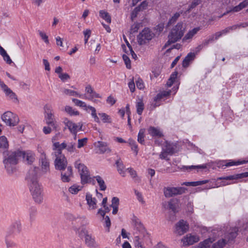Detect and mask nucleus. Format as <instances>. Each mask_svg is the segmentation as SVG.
I'll return each mask as SVG.
<instances>
[{"mask_svg":"<svg viewBox=\"0 0 248 248\" xmlns=\"http://www.w3.org/2000/svg\"><path fill=\"white\" fill-rule=\"evenodd\" d=\"M38 167H31L29 170L26 177L29 188L32 198L35 202L41 203L43 202V194L42 187L38 183L37 173Z\"/></svg>","mask_w":248,"mask_h":248,"instance_id":"obj_1","label":"nucleus"},{"mask_svg":"<svg viewBox=\"0 0 248 248\" xmlns=\"http://www.w3.org/2000/svg\"><path fill=\"white\" fill-rule=\"evenodd\" d=\"M23 155H24L23 152L19 150L6 152L5 155H3V163L8 173H13V168L11 166L16 165Z\"/></svg>","mask_w":248,"mask_h":248,"instance_id":"obj_2","label":"nucleus"},{"mask_svg":"<svg viewBox=\"0 0 248 248\" xmlns=\"http://www.w3.org/2000/svg\"><path fill=\"white\" fill-rule=\"evenodd\" d=\"M185 27L183 23L178 22L172 28L168 35V40L165 44L164 47L166 48L171 44L175 43L180 40L184 35Z\"/></svg>","mask_w":248,"mask_h":248,"instance_id":"obj_3","label":"nucleus"},{"mask_svg":"<svg viewBox=\"0 0 248 248\" xmlns=\"http://www.w3.org/2000/svg\"><path fill=\"white\" fill-rule=\"evenodd\" d=\"M75 167L78 169L81 178V183L82 185L91 184L93 185L95 184L94 177H91L87 167L84 164H82L79 160L75 163Z\"/></svg>","mask_w":248,"mask_h":248,"instance_id":"obj_4","label":"nucleus"},{"mask_svg":"<svg viewBox=\"0 0 248 248\" xmlns=\"http://www.w3.org/2000/svg\"><path fill=\"white\" fill-rule=\"evenodd\" d=\"M45 120L46 124L51 126L53 130H56L57 124L53 112L52 107L49 105H46L44 107Z\"/></svg>","mask_w":248,"mask_h":248,"instance_id":"obj_5","label":"nucleus"},{"mask_svg":"<svg viewBox=\"0 0 248 248\" xmlns=\"http://www.w3.org/2000/svg\"><path fill=\"white\" fill-rule=\"evenodd\" d=\"M238 227H232L224 233V237L219 239L224 240V247L227 244H232L234 242L235 239L238 235Z\"/></svg>","mask_w":248,"mask_h":248,"instance_id":"obj_6","label":"nucleus"},{"mask_svg":"<svg viewBox=\"0 0 248 248\" xmlns=\"http://www.w3.org/2000/svg\"><path fill=\"white\" fill-rule=\"evenodd\" d=\"M187 189L184 187H165L163 192L166 198L172 197L186 193Z\"/></svg>","mask_w":248,"mask_h":248,"instance_id":"obj_7","label":"nucleus"},{"mask_svg":"<svg viewBox=\"0 0 248 248\" xmlns=\"http://www.w3.org/2000/svg\"><path fill=\"white\" fill-rule=\"evenodd\" d=\"M2 121L7 125L14 126L17 124L19 122L18 117L11 111H6L1 116Z\"/></svg>","mask_w":248,"mask_h":248,"instance_id":"obj_8","label":"nucleus"},{"mask_svg":"<svg viewBox=\"0 0 248 248\" xmlns=\"http://www.w3.org/2000/svg\"><path fill=\"white\" fill-rule=\"evenodd\" d=\"M154 33L149 28H144L138 35V44L140 45L145 44L151 40L154 36Z\"/></svg>","mask_w":248,"mask_h":248,"instance_id":"obj_9","label":"nucleus"},{"mask_svg":"<svg viewBox=\"0 0 248 248\" xmlns=\"http://www.w3.org/2000/svg\"><path fill=\"white\" fill-rule=\"evenodd\" d=\"M213 240L209 238L199 244V248H223L224 242L223 240H218L217 242L212 244Z\"/></svg>","mask_w":248,"mask_h":248,"instance_id":"obj_10","label":"nucleus"},{"mask_svg":"<svg viewBox=\"0 0 248 248\" xmlns=\"http://www.w3.org/2000/svg\"><path fill=\"white\" fill-rule=\"evenodd\" d=\"M132 221L136 230L141 233L143 237H148V233L140 219L134 216Z\"/></svg>","mask_w":248,"mask_h":248,"instance_id":"obj_11","label":"nucleus"},{"mask_svg":"<svg viewBox=\"0 0 248 248\" xmlns=\"http://www.w3.org/2000/svg\"><path fill=\"white\" fill-rule=\"evenodd\" d=\"M67 160L64 155L57 157L54 161L55 169L59 170H63L67 167Z\"/></svg>","mask_w":248,"mask_h":248,"instance_id":"obj_12","label":"nucleus"},{"mask_svg":"<svg viewBox=\"0 0 248 248\" xmlns=\"http://www.w3.org/2000/svg\"><path fill=\"white\" fill-rule=\"evenodd\" d=\"M22 230L21 222L19 220H16L14 221L10 225L7 233L8 234L13 235L18 234Z\"/></svg>","mask_w":248,"mask_h":248,"instance_id":"obj_13","label":"nucleus"},{"mask_svg":"<svg viewBox=\"0 0 248 248\" xmlns=\"http://www.w3.org/2000/svg\"><path fill=\"white\" fill-rule=\"evenodd\" d=\"M176 233L180 235L184 234L189 229V225L183 219L180 220L175 225Z\"/></svg>","mask_w":248,"mask_h":248,"instance_id":"obj_14","label":"nucleus"},{"mask_svg":"<svg viewBox=\"0 0 248 248\" xmlns=\"http://www.w3.org/2000/svg\"><path fill=\"white\" fill-rule=\"evenodd\" d=\"M64 123L66 126L68 127L71 133L77 136L78 132V128L79 127L78 130H81L82 124L78 123V125L75 123L68 120L67 119H65L64 121Z\"/></svg>","mask_w":248,"mask_h":248,"instance_id":"obj_15","label":"nucleus"},{"mask_svg":"<svg viewBox=\"0 0 248 248\" xmlns=\"http://www.w3.org/2000/svg\"><path fill=\"white\" fill-rule=\"evenodd\" d=\"M39 162L41 164L42 170L44 172H46L49 170V162L46 158V155L43 153L40 156Z\"/></svg>","mask_w":248,"mask_h":248,"instance_id":"obj_16","label":"nucleus"},{"mask_svg":"<svg viewBox=\"0 0 248 248\" xmlns=\"http://www.w3.org/2000/svg\"><path fill=\"white\" fill-rule=\"evenodd\" d=\"M199 241V237L196 235H186L182 239V242L183 243V246L192 245L194 243H196Z\"/></svg>","mask_w":248,"mask_h":248,"instance_id":"obj_17","label":"nucleus"},{"mask_svg":"<svg viewBox=\"0 0 248 248\" xmlns=\"http://www.w3.org/2000/svg\"><path fill=\"white\" fill-rule=\"evenodd\" d=\"M72 175V168L71 166H68L67 167V170L65 172H61V179L62 182L68 183L70 181V177Z\"/></svg>","mask_w":248,"mask_h":248,"instance_id":"obj_18","label":"nucleus"},{"mask_svg":"<svg viewBox=\"0 0 248 248\" xmlns=\"http://www.w3.org/2000/svg\"><path fill=\"white\" fill-rule=\"evenodd\" d=\"M8 147L9 144L7 138L4 136L0 137V153L5 155Z\"/></svg>","mask_w":248,"mask_h":248,"instance_id":"obj_19","label":"nucleus"},{"mask_svg":"<svg viewBox=\"0 0 248 248\" xmlns=\"http://www.w3.org/2000/svg\"><path fill=\"white\" fill-rule=\"evenodd\" d=\"M248 162V161L245 160L235 161L233 160H229L228 162L227 161H223L220 163V165L225 166L226 167H231L232 166H238L241 164H244Z\"/></svg>","mask_w":248,"mask_h":248,"instance_id":"obj_20","label":"nucleus"},{"mask_svg":"<svg viewBox=\"0 0 248 248\" xmlns=\"http://www.w3.org/2000/svg\"><path fill=\"white\" fill-rule=\"evenodd\" d=\"M248 177V172H245L239 174H234L232 175H230L224 177H220L218 178L219 180H237L243 178H246Z\"/></svg>","mask_w":248,"mask_h":248,"instance_id":"obj_21","label":"nucleus"},{"mask_svg":"<svg viewBox=\"0 0 248 248\" xmlns=\"http://www.w3.org/2000/svg\"><path fill=\"white\" fill-rule=\"evenodd\" d=\"M86 200L90 209H95L96 208L97 200L95 198H93L90 193H86Z\"/></svg>","mask_w":248,"mask_h":248,"instance_id":"obj_22","label":"nucleus"},{"mask_svg":"<svg viewBox=\"0 0 248 248\" xmlns=\"http://www.w3.org/2000/svg\"><path fill=\"white\" fill-rule=\"evenodd\" d=\"M148 134L153 137L161 138L163 136L162 132L160 130L158 127L154 126H150L148 129Z\"/></svg>","mask_w":248,"mask_h":248,"instance_id":"obj_23","label":"nucleus"},{"mask_svg":"<svg viewBox=\"0 0 248 248\" xmlns=\"http://www.w3.org/2000/svg\"><path fill=\"white\" fill-rule=\"evenodd\" d=\"M195 57L196 53L194 52H189L188 53L183 61V67L184 68L187 67L190 63L195 59Z\"/></svg>","mask_w":248,"mask_h":248,"instance_id":"obj_24","label":"nucleus"},{"mask_svg":"<svg viewBox=\"0 0 248 248\" xmlns=\"http://www.w3.org/2000/svg\"><path fill=\"white\" fill-rule=\"evenodd\" d=\"M178 168L182 171H191L196 169H205L207 168L206 164H202L197 166H182L181 167H179Z\"/></svg>","mask_w":248,"mask_h":248,"instance_id":"obj_25","label":"nucleus"},{"mask_svg":"<svg viewBox=\"0 0 248 248\" xmlns=\"http://www.w3.org/2000/svg\"><path fill=\"white\" fill-rule=\"evenodd\" d=\"M97 147L99 148L101 154H104L105 153H109L111 152V149L108 146V144L107 142L98 141L97 142Z\"/></svg>","mask_w":248,"mask_h":248,"instance_id":"obj_26","label":"nucleus"},{"mask_svg":"<svg viewBox=\"0 0 248 248\" xmlns=\"http://www.w3.org/2000/svg\"><path fill=\"white\" fill-rule=\"evenodd\" d=\"M201 28L198 27L194 28L191 30L188 31V32L185 35L184 37L183 38V42H185L187 40L191 39L197 33V32L200 31Z\"/></svg>","mask_w":248,"mask_h":248,"instance_id":"obj_27","label":"nucleus"},{"mask_svg":"<svg viewBox=\"0 0 248 248\" xmlns=\"http://www.w3.org/2000/svg\"><path fill=\"white\" fill-rule=\"evenodd\" d=\"M24 154V155L22 156V158H26V160L29 163L33 162L35 159V154L31 151H27L26 152L22 151Z\"/></svg>","mask_w":248,"mask_h":248,"instance_id":"obj_28","label":"nucleus"},{"mask_svg":"<svg viewBox=\"0 0 248 248\" xmlns=\"http://www.w3.org/2000/svg\"><path fill=\"white\" fill-rule=\"evenodd\" d=\"M178 201L177 199H171L168 202V208L174 214L177 212V206Z\"/></svg>","mask_w":248,"mask_h":248,"instance_id":"obj_29","label":"nucleus"},{"mask_svg":"<svg viewBox=\"0 0 248 248\" xmlns=\"http://www.w3.org/2000/svg\"><path fill=\"white\" fill-rule=\"evenodd\" d=\"M93 177L94 179H95L97 183L98 184L100 190L102 191L105 190L107 188V186L105 184V181L102 179V178L99 175H97L96 176H94Z\"/></svg>","mask_w":248,"mask_h":248,"instance_id":"obj_30","label":"nucleus"},{"mask_svg":"<svg viewBox=\"0 0 248 248\" xmlns=\"http://www.w3.org/2000/svg\"><path fill=\"white\" fill-rule=\"evenodd\" d=\"M115 164L117 166V170L119 172V173L123 177H124L125 176V172L124 170V165L123 162L120 159H118L116 161Z\"/></svg>","mask_w":248,"mask_h":248,"instance_id":"obj_31","label":"nucleus"},{"mask_svg":"<svg viewBox=\"0 0 248 248\" xmlns=\"http://www.w3.org/2000/svg\"><path fill=\"white\" fill-rule=\"evenodd\" d=\"M37 215V209L36 207L32 206L29 209V216H30V221L31 222H33L36 217Z\"/></svg>","mask_w":248,"mask_h":248,"instance_id":"obj_32","label":"nucleus"},{"mask_svg":"<svg viewBox=\"0 0 248 248\" xmlns=\"http://www.w3.org/2000/svg\"><path fill=\"white\" fill-rule=\"evenodd\" d=\"M99 16L101 18L105 20L108 23L111 22V17L107 12L104 10H100L99 11Z\"/></svg>","mask_w":248,"mask_h":248,"instance_id":"obj_33","label":"nucleus"},{"mask_svg":"<svg viewBox=\"0 0 248 248\" xmlns=\"http://www.w3.org/2000/svg\"><path fill=\"white\" fill-rule=\"evenodd\" d=\"M166 152L168 153L169 155H172L174 153L175 148L173 145L168 143L167 141L166 142V146L164 148H163Z\"/></svg>","mask_w":248,"mask_h":248,"instance_id":"obj_34","label":"nucleus"},{"mask_svg":"<svg viewBox=\"0 0 248 248\" xmlns=\"http://www.w3.org/2000/svg\"><path fill=\"white\" fill-rule=\"evenodd\" d=\"M128 143L130 146L131 150L133 151L137 155L138 153L139 149L136 142L132 139H129Z\"/></svg>","mask_w":248,"mask_h":248,"instance_id":"obj_35","label":"nucleus"},{"mask_svg":"<svg viewBox=\"0 0 248 248\" xmlns=\"http://www.w3.org/2000/svg\"><path fill=\"white\" fill-rule=\"evenodd\" d=\"M65 111L70 116H77L79 114V111L75 110L69 106H66L65 107Z\"/></svg>","mask_w":248,"mask_h":248,"instance_id":"obj_36","label":"nucleus"},{"mask_svg":"<svg viewBox=\"0 0 248 248\" xmlns=\"http://www.w3.org/2000/svg\"><path fill=\"white\" fill-rule=\"evenodd\" d=\"M10 234H8L6 233L5 238V241L6 245L7 248H14L16 246V244L11 240L9 239V236H11Z\"/></svg>","mask_w":248,"mask_h":248,"instance_id":"obj_37","label":"nucleus"},{"mask_svg":"<svg viewBox=\"0 0 248 248\" xmlns=\"http://www.w3.org/2000/svg\"><path fill=\"white\" fill-rule=\"evenodd\" d=\"M145 129H140L138 135V141L141 144H144V132Z\"/></svg>","mask_w":248,"mask_h":248,"instance_id":"obj_38","label":"nucleus"},{"mask_svg":"<svg viewBox=\"0 0 248 248\" xmlns=\"http://www.w3.org/2000/svg\"><path fill=\"white\" fill-rule=\"evenodd\" d=\"M72 101L75 104L76 106L82 108H84L85 109L87 110V106L84 102L76 98L72 99Z\"/></svg>","mask_w":248,"mask_h":248,"instance_id":"obj_39","label":"nucleus"},{"mask_svg":"<svg viewBox=\"0 0 248 248\" xmlns=\"http://www.w3.org/2000/svg\"><path fill=\"white\" fill-rule=\"evenodd\" d=\"M85 243L89 247H93L94 244V240L92 238L91 236L89 234H86L85 236Z\"/></svg>","mask_w":248,"mask_h":248,"instance_id":"obj_40","label":"nucleus"},{"mask_svg":"<svg viewBox=\"0 0 248 248\" xmlns=\"http://www.w3.org/2000/svg\"><path fill=\"white\" fill-rule=\"evenodd\" d=\"M63 93L65 94L69 95L70 96H78L79 97H81V94H80L78 92L73 91V90H71L64 89V90L63 91Z\"/></svg>","mask_w":248,"mask_h":248,"instance_id":"obj_41","label":"nucleus"},{"mask_svg":"<svg viewBox=\"0 0 248 248\" xmlns=\"http://www.w3.org/2000/svg\"><path fill=\"white\" fill-rule=\"evenodd\" d=\"M137 112L139 115H141L144 109V104L142 101L137 102L136 104Z\"/></svg>","mask_w":248,"mask_h":248,"instance_id":"obj_42","label":"nucleus"},{"mask_svg":"<svg viewBox=\"0 0 248 248\" xmlns=\"http://www.w3.org/2000/svg\"><path fill=\"white\" fill-rule=\"evenodd\" d=\"M98 115L101 117L103 123H110L111 122V118L110 117L105 113H99Z\"/></svg>","mask_w":248,"mask_h":248,"instance_id":"obj_43","label":"nucleus"},{"mask_svg":"<svg viewBox=\"0 0 248 248\" xmlns=\"http://www.w3.org/2000/svg\"><path fill=\"white\" fill-rule=\"evenodd\" d=\"M201 2V0H194L191 4L189 6V8L186 11V13H189L191 10L195 8L197 5Z\"/></svg>","mask_w":248,"mask_h":248,"instance_id":"obj_44","label":"nucleus"},{"mask_svg":"<svg viewBox=\"0 0 248 248\" xmlns=\"http://www.w3.org/2000/svg\"><path fill=\"white\" fill-rule=\"evenodd\" d=\"M143 237V235L140 233L139 235H136L134 237V242L136 247L140 248L142 247L141 241H140V238Z\"/></svg>","mask_w":248,"mask_h":248,"instance_id":"obj_45","label":"nucleus"},{"mask_svg":"<svg viewBox=\"0 0 248 248\" xmlns=\"http://www.w3.org/2000/svg\"><path fill=\"white\" fill-rule=\"evenodd\" d=\"M4 92L7 96H9L11 99H17L16 94L9 88H7Z\"/></svg>","mask_w":248,"mask_h":248,"instance_id":"obj_46","label":"nucleus"},{"mask_svg":"<svg viewBox=\"0 0 248 248\" xmlns=\"http://www.w3.org/2000/svg\"><path fill=\"white\" fill-rule=\"evenodd\" d=\"M53 147H55V148H59L62 150L64 149H66V147H67V143L63 142L61 144H60L59 142H55L53 143Z\"/></svg>","mask_w":248,"mask_h":248,"instance_id":"obj_47","label":"nucleus"},{"mask_svg":"<svg viewBox=\"0 0 248 248\" xmlns=\"http://www.w3.org/2000/svg\"><path fill=\"white\" fill-rule=\"evenodd\" d=\"M123 59L126 65V68L128 69H130L131 68V61L129 58L126 54H123Z\"/></svg>","mask_w":248,"mask_h":248,"instance_id":"obj_48","label":"nucleus"},{"mask_svg":"<svg viewBox=\"0 0 248 248\" xmlns=\"http://www.w3.org/2000/svg\"><path fill=\"white\" fill-rule=\"evenodd\" d=\"M66 149L69 152H74L76 150L75 143L71 142L67 144V147H66Z\"/></svg>","mask_w":248,"mask_h":248,"instance_id":"obj_49","label":"nucleus"},{"mask_svg":"<svg viewBox=\"0 0 248 248\" xmlns=\"http://www.w3.org/2000/svg\"><path fill=\"white\" fill-rule=\"evenodd\" d=\"M180 13H175L173 16L171 17V18L169 20L168 23L171 24L174 23L179 18V17L180 16V14H182Z\"/></svg>","mask_w":248,"mask_h":248,"instance_id":"obj_50","label":"nucleus"},{"mask_svg":"<svg viewBox=\"0 0 248 248\" xmlns=\"http://www.w3.org/2000/svg\"><path fill=\"white\" fill-rule=\"evenodd\" d=\"M80 190V188L79 186H76L75 185L71 186L69 188V191L73 194H77Z\"/></svg>","mask_w":248,"mask_h":248,"instance_id":"obj_51","label":"nucleus"},{"mask_svg":"<svg viewBox=\"0 0 248 248\" xmlns=\"http://www.w3.org/2000/svg\"><path fill=\"white\" fill-rule=\"evenodd\" d=\"M39 33L42 39L46 44H48L49 43V40L48 39V36L46 35V34L42 31H39Z\"/></svg>","mask_w":248,"mask_h":248,"instance_id":"obj_52","label":"nucleus"},{"mask_svg":"<svg viewBox=\"0 0 248 248\" xmlns=\"http://www.w3.org/2000/svg\"><path fill=\"white\" fill-rule=\"evenodd\" d=\"M136 83L137 88L140 90H141L144 88V83L142 79L140 78H138V80L136 81Z\"/></svg>","mask_w":248,"mask_h":248,"instance_id":"obj_53","label":"nucleus"},{"mask_svg":"<svg viewBox=\"0 0 248 248\" xmlns=\"http://www.w3.org/2000/svg\"><path fill=\"white\" fill-rule=\"evenodd\" d=\"M88 139L87 138H84L83 139H79L78 140V148H80L84 146L85 144L87 142Z\"/></svg>","mask_w":248,"mask_h":248,"instance_id":"obj_54","label":"nucleus"},{"mask_svg":"<svg viewBox=\"0 0 248 248\" xmlns=\"http://www.w3.org/2000/svg\"><path fill=\"white\" fill-rule=\"evenodd\" d=\"M59 78L63 82H65L70 78V76L67 73H62L59 75Z\"/></svg>","mask_w":248,"mask_h":248,"instance_id":"obj_55","label":"nucleus"},{"mask_svg":"<svg viewBox=\"0 0 248 248\" xmlns=\"http://www.w3.org/2000/svg\"><path fill=\"white\" fill-rule=\"evenodd\" d=\"M128 87L131 91V92L133 93L135 91V85L134 81V78L133 77L130 81L129 82Z\"/></svg>","mask_w":248,"mask_h":248,"instance_id":"obj_56","label":"nucleus"},{"mask_svg":"<svg viewBox=\"0 0 248 248\" xmlns=\"http://www.w3.org/2000/svg\"><path fill=\"white\" fill-rule=\"evenodd\" d=\"M104 219L105 220V226L106 227L108 228L107 229V232H109V228L111 225V222L110 218L108 216H107L105 217H104Z\"/></svg>","mask_w":248,"mask_h":248,"instance_id":"obj_57","label":"nucleus"},{"mask_svg":"<svg viewBox=\"0 0 248 248\" xmlns=\"http://www.w3.org/2000/svg\"><path fill=\"white\" fill-rule=\"evenodd\" d=\"M101 96L100 95V94L97 93L94 91L91 95H89V97H88L87 98L89 100H93V99L94 98H101Z\"/></svg>","mask_w":248,"mask_h":248,"instance_id":"obj_58","label":"nucleus"},{"mask_svg":"<svg viewBox=\"0 0 248 248\" xmlns=\"http://www.w3.org/2000/svg\"><path fill=\"white\" fill-rule=\"evenodd\" d=\"M169 155L168 153L166 152V151L162 149V151L159 155L160 158L162 159H166L167 160H169V158L167 157V155Z\"/></svg>","mask_w":248,"mask_h":248,"instance_id":"obj_59","label":"nucleus"},{"mask_svg":"<svg viewBox=\"0 0 248 248\" xmlns=\"http://www.w3.org/2000/svg\"><path fill=\"white\" fill-rule=\"evenodd\" d=\"M116 100L111 95L109 96L107 99V103L110 104L111 106L113 105L116 103Z\"/></svg>","mask_w":248,"mask_h":248,"instance_id":"obj_60","label":"nucleus"},{"mask_svg":"<svg viewBox=\"0 0 248 248\" xmlns=\"http://www.w3.org/2000/svg\"><path fill=\"white\" fill-rule=\"evenodd\" d=\"M119 199L116 197H114L112 199L111 204L110 206H119Z\"/></svg>","mask_w":248,"mask_h":248,"instance_id":"obj_61","label":"nucleus"},{"mask_svg":"<svg viewBox=\"0 0 248 248\" xmlns=\"http://www.w3.org/2000/svg\"><path fill=\"white\" fill-rule=\"evenodd\" d=\"M135 194L137 196L138 199L139 201V202H144L141 193H140L137 190H135Z\"/></svg>","mask_w":248,"mask_h":248,"instance_id":"obj_62","label":"nucleus"},{"mask_svg":"<svg viewBox=\"0 0 248 248\" xmlns=\"http://www.w3.org/2000/svg\"><path fill=\"white\" fill-rule=\"evenodd\" d=\"M3 60L6 62L7 63L10 64L13 62L11 59L10 56L7 53L3 57Z\"/></svg>","mask_w":248,"mask_h":248,"instance_id":"obj_63","label":"nucleus"},{"mask_svg":"<svg viewBox=\"0 0 248 248\" xmlns=\"http://www.w3.org/2000/svg\"><path fill=\"white\" fill-rule=\"evenodd\" d=\"M139 29V25L138 24H136L131 26L130 30L133 33H135L138 32Z\"/></svg>","mask_w":248,"mask_h":248,"instance_id":"obj_64","label":"nucleus"}]
</instances>
